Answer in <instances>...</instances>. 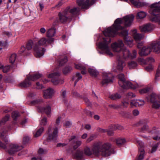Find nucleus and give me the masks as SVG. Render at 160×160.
Returning a JSON list of instances; mask_svg holds the SVG:
<instances>
[{
	"label": "nucleus",
	"instance_id": "obj_25",
	"mask_svg": "<svg viewBox=\"0 0 160 160\" xmlns=\"http://www.w3.org/2000/svg\"><path fill=\"white\" fill-rule=\"evenodd\" d=\"M82 78V77L80 74L79 73H77L72 78V80H75L74 86H75L77 83V82Z\"/></svg>",
	"mask_w": 160,
	"mask_h": 160
},
{
	"label": "nucleus",
	"instance_id": "obj_58",
	"mask_svg": "<svg viewBox=\"0 0 160 160\" xmlns=\"http://www.w3.org/2000/svg\"><path fill=\"white\" fill-rule=\"evenodd\" d=\"M84 100L88 106H91V104L89 100L87 98H84Z\"/></svg>",
	"mask_w": 160,
	"mask_h": 160
},
{
	"label": "nucleus",
	"instance_id": "obj_7",
	"mask_svg": "<svg viewBox=\"0 0 160 160\" xmlns=\"http://www.w3.org/2000/svg\"><path fill=\"white\" fill-rule=\"evenodd\" d=\"M119 81L118 84L120 86L123 88L127 89L130 88L133 89H135L138 88L139 86L138 84L134 85L129 81H125L124 75L123 74H121L118 76Z\"/></svg>",
	"mask_w": 160,
	"mask_h": 160
},
{
	"label": "nucleus",
	"instance_id": "obj_59",
	"mask_svg": "<svg viewBox=\"0 0 160 160\" xmlns=\"http://www.w3.org/2000/svg\"><path fill=\"white\" fill-rule=\"evenodd\" d=\"M29 140V138L28 137H25L23 138V142L24 144L27 143Z\"/></svg>",
	"mask_w": 160,
	"mask_h": 160
},
{
	"label": "nucleus",
	"instance_id": "obj_57",
	"mask_svg": "<svg viewBox=\"0 0 160 160\" xmlns=\"http://www.w3.org/2000/svg\"><path fill=\"white\" fill-rule=\"evenodd\" d=\"M72 125V123L71 122L67 121L65 122L64 123V125L67 128L69 127Z\"/></svg>",
	"mask_w": 160,
	"mask_h": 160
},
{
	"label": "nucleus",
	"instance_id": "obj_37",
	"mask_svg": "<svg viewBox=\"0 0 160 160\" xmlns=\"http://www.w3.org/2000/svg\"><path fill=\"white\" fill-rule=\"evenodd\" d=\"M74 143L75 144V145L73 146V148L75 150L82 144V142L81 140H78L75 141Z\"/></svg>",
	"mask_w": 160,
	"mask_h": 160
},
{
	"label": "nucleus",
	"instance_id": "obj_47",
	"mask_svg": "<svg viewBox=\"0 0 160 160\" xmlns=\"http://www.w3.org/2000/svg\"><path fill=\"white\" fill-rule=\"evenodd\" d=\"M113 130L112 127H111V125L110 126V128L109 130H107V132L108 135L109 136H112L114 134Z\"/></svg>",
	"mask_w": 160,
	"mask_h": 160
},
{
	"label": "nucleus",
	"instance_id": "obj_27",
	"mask_svg": "<svg viewBox=\"0 0 160 160\" xmlns=\"http://www.w3.org/2000/svg\"><path fill=\"white\" fill-rule=\"evenodd\" d=\"M80 9L79 7H74L71 9H69V14L70 13L73 15L77 14L80 11Z\"/></svg>",
	"mask_w": 160,
	"mask_h": 160
},
{
	"label": "nucleus",
	"instance_id": "obj_56",
	"mask_svg": "<svg viewBox=\"0 0 160 160\" xmlns=\"http://www.w3.org/2000/svg\"><path fill=\"white\" fill-rule=\"evenodd\" d=\"M158 146V143L156 144L155 145L153 146H152V149L151 152L153 153V152H155L156 151Z\"/></svg>",
	"mask_w": 160,
	"mask_h": 160
},
{
	"label": "nucleus",
	"instance_id": "obj_36",
	"mask_svg": "<svg viewBox=\"0 0 160 160\" xmlns=\"http://www.w3.org/2000/svg\"><path fill=\"white\" fill-rule=\"evenodd\" d=\"M146 15V13L143 11H141L137 13V18L142 19L144 18Z\"/></svg>",
	"mask_w": 160,
	"mask_h": 160
},
{
	"label": "nucleus",
	"instance_id": "obj_63",
	"mask_svg": "<svg viewBox=\"0 0 160 160\" xmlns=\"http://www.w3.org/2000/svg\"><path fill=\"white\" fill-rule=\"evenodd\" d=\"M3 34L6 35L8 37H10L12 35V34L11 32L6 31L3 32Z\"/></svg>",
	"mask_w": 160,
	"mask_h": 160
},
{
	"label": "nucleus",
	"instance_id": "obj_24",
	"mask_svg": "<svg viewBox=\"0 0 160 160\" xmlns=\"http://www.w3.org/2000/svg\"><path fill=\"white\" fill-rule=\"evenodd\" d=\"M56 33V30L53 27H52L49 29L46 32V36L48 38H52L54 36Z\"/></svg>",
	"mask_w": 160,
	"mask_h": 160
},
{
	"label": "nucleus",
	"instance_id": "obj_60",
	"mask_svg": "<svg viewBox=\"0 0 160 160\" xmlns=\"http://www.w3.org/2000/svg\"><path fill=\"white\" fill-rule=\"evenodd\" d=\"M145 69L147 71L150 72L152 70L153 67L151 65H150L146 67L145 68Z\"/></svg>",
	"mask_w": 160,
	"mask_h": 160
},
{
	"label": "nucleus",
	"instance_id": "obj_51",
	"mask_svg": "<svg viewBox=\"0 0 160 160\" xmlns=\"http://www.w3.org/2000/svg\"><path fill=\"white\" fill-rule=\"evenodd\" d=\"M135 95L133 93L131 92H129L126 96V99L128 100L132 98L135 97Z\"/></svg>",
	"mask_w": 160,
	"mask_h": 160
},
{
	"label": "nucleus",
	"instance_id": "obj_64",
	"mask_svg": "<svg viewBox=\"0 0 160 160\" xmlns=\"http://www.w3.org/2000/svg\"><path fill=\"white\" fill-rule=\"evenodd\" d=\"M37 85L36 88L38 89H40L42 88V85L40 84L39 82H37L36 83Z\"/></svg>",
	"mask_w": 160,
	"mask_h": 160
},
{
	"label": "nucleus",
	"instance_id": "obj_32",
	"mask_svg": "<svg viewBox=\"0 0 160 160\" xmlns=\"http://www.w3.org/2000/svg\"><path fill=\"white\" fill-rule=\"evenodd\" d=\"M110 98L113 100H116L120 99L121 98V96L118 93L112 94L109 97Z\"/></svg>",
	"mask_w": 160,
	"mask_h": 160
},
{
	"label": "nucleus",
	"instance_id": "obj_15",
	"mask_svg": "<svg viewBox=\"0 0 160 160\" xmlns=\"http://www.w3.org/2000/svg\"><path fill=\"white\" fill-rule=\"evenodd\" d=\"M113 76L111 73H105L103 75V79L101 84L102 85H107L112 82Z\"/></svg>",
	"mask_w": 160,
	"mask_h": 160
},
{
	"label": "nucleus",
	"instance_id": "obj_34",
	"mask_svg": "<svg viewBox=\"0 0 160 160\" xmlns=\"http://www.w3.org/2000/svg\"><path fill=\"white\" fill-rule=\"evenodd\" d=\"M10 66H4L3 65H2L0 66V69L2 70L4 73H7L10 70Z\"/></svg>",
	"mask_w": 160,
	"mask_h": 160
},
{
	"label": "nucleus",
	"instance_id": "obj_26",
	"mask_svg": "<svg viewBox=\"0 0 160 160\" xmlns=\"http://www.w3.org/2000/svg\"><path fill=\"white\" fill-rule=\"evenodd\" d=\"M133 37L134 39L137 43L140 40L142 39L143 37L142 35L138 33H134L133 35Z\"/></svg>",
	"mask_w": 160,
	"mask_h": 160
},
{
	"label": "nucleus",
	"instance_id": "obj_62",
	"mask_svg": "<svg viewBox=\"0 0 160 160\" xmlns=\"http://www.w3.org/2000/svg\"><path fill=\"white\" fill-rule=\"evenodd\" d=\"M139 111L136 109L134 110L133 111V114L135 116L138 115L139 114Z\"/></svg>",
	"mask_w": 160,
	"mask_h": 160
},
{
	"label": "nucleus",
	"instance_id": "obj_28",
	"mask_svg": "<svg viewBox=\"0 0 160 160\" xmlns=\"http://www.w3.org/2000/svg\"><path fill=\"white\" fill-rule=\"evenodd\" d=\"M138 61L139 62H141V64H145L147 61L149 62L150 63L154 62V60L153 58H149L145 61L144 59L142 58H139L138 59Z\"/></svg>",
	"mask_w": 160,
	"mask_h": 160
},
{
	"label": "nucleus",
	"instance_id": "obj_1",
	"mask_svg": "<svg viewBox=\"0 0 160 160\" xmlns=\"http://www.w3.org/2000/svg\"><path fill=\"white\" fill-rule=\"evenodd\" d=\"M134 17L132 15L126 16L122 18H118L114 21L113 24L103 31V33L106 37L103 38V41L100 42L98 44L99 48L104 51L106 54L110 56H112V54L108 46L110 42V37H114L118 30H122L120 33L119 35L123 37L124 42L129 47H132L133 45L132 39L128 36V31L125 30L124 27L121 25L123 24L125 27L130 26L133 20Z\"/></svg>",
	"mask_w": 160,
	"mask_h": 160
},
{
	"label": "nucleus",
	"instance_id": "obj_16",
	"mask_svg": "<svg viewBox=\"0 0 160 160\" xmlns=\"http://www.w3.org/2000/svg\"><path fill=\"white\" fill-rule=\"evenodd\" d=\"M72 156L73 158L77 160H84V154L82 150L79 149L77 150Z\"/></svg>",
	"mask_w": 160,
	"mask_h": 160
},
{
	"label": "nucleus",
	"instance_id": "obj_23",
	"mask_svg": "<svg viewBox=\"0 0 160 160\" xmlns=\"http://www.w3.org/2000/svg\"><path fill=\"white\" fill-rule=\"evenodd\" d=\"M31 104L36 105L38 110V107L42 108L40 106L43 104V102L42 99H38L34 100L31 102Z\"/></svg>",
	"mask_w": 160,
	"mask_h": 160
},
{
	"label": "nucleus",
	"instance_id": "obj_53",
	"mask_svg": "<svg viewBox=\"0 0 160 160\" xmlns=\"http://www.w3.org/2000/svg\"><path fill=\"white\" fill-rule=\"evenodd\" d=\"M109 106L110 108L114 109H117L120 108V105L115 104L109 105Z\"/></svg>",
	"mask_w": 160,
	"mask_h": 160
},
{
	"label": "nucleus",
	"instance_id": "obj_50",
	"mask_svg": "<svg viewBox=\"0 0 160 160\" xmlns=\"http://www.w3.org/2000/svg\"><path fill=\"white\" fill-rule=\"evenodd\" d=\"M75 68L76 69L80 70H85V67L81 65L80 64H75Z\"/></svg>",
	"mask_w": 160,
	"mask_h": 160
},
{
	"label": "nucleus",
	"instance_id": "obj_22",
	"mask_svg": "<svg viewBox=\"0 0 160 160\" xmlns=\"http://www.w3.org/2000/svg\"><path fill=\"white\" fill-rule=\"evenodd\" d=\"M38 111L42 112H44L48 115H49L51 113V109L50 107L48 105L44 108H42L38 107Z\"/></svg>",
	"mask_w": 160,
	"mask_h": 160
},
{
	"label": "nucleus",
	"instance_id": "obj_33",
	"mask_svg": "<svg viewBox=\"0 0 160 160\" xmlns=\"http://www.w3.org/2000/svg\"><path fill=\"white\" fill-rule=\"evenodd\" d=\"M7 131L6 130L3 131L0 133V137L2 139H4V141L5 142L6 144H7L8 142V140L5 139L6 137Z\"/></svg>",
	"mask_w": 160,
	"mask_h": 160
},
{
	"label": "nucleus",
	"instance_id": "obj_43",
	"mask_svg": "<svg viewBox=\"0 0 160 160\" xmlns=\"http://www.w3.org/2000/svg\"><path fill=\"white\" fill-rule=\"evenodd\" d=\"M127 99L125 98L122 102V105L123 108H126L128 106L129 102L127 101Z\"/></svg>",
	"mask_w": 160,
	"mask_h": 160
},
{
	"label": "nucleus",
	"instance_id": "obj_4",
	"mask_svg": "<svg viewBox=\"0 0 160 160\" xmlns=\"http://www.w3.org/2000/svg\"><path fill=\"white\" fill-rule=\"evenodd\" d=\"M152 50L157 53L160 52V39L149 46H144L139 52V54L141 56H147Z\"/></svg>",
	"mask_w": 160,
	"mask_h": 160
},
{
	"label": "nucleus",
	"instance_id": "obj_30",
	"mask_svg": "<svg viewBox=\"0 0 160 160\" xmlns=\"http://www.w3.org/2000/svg\"><path fill=\"white\" fill-rule=\"evenodd\" d=\"M131 3L137 7H140L143 6V4L135 0H129Z\"/></svg>",
	"mask_w": 160,
	"mask_h": 160
},
{
	"label": "nucleus",
	"instance_id": "obj_49",
	"mask_svg": "<svg viewBox=\"0 0 160 160\" xmlns=\"http://www.w3.org/2000/svg\"><path fill=\"white\" fill-rule=\"evenodd\" d=\"M160 76V64L159 65L156 73L155 75V79L156 81L158 80V78Z\"/></svg>",
	"mask_w": 160,
	"mask_h": 160
},
{
	"label": "nucleus",
	"instance_id": "obj_12",
	"mask_svg": "<svg viewBox=\"0 0 160 160\" xmlns=\"http://www.w3.org/2000/svg\"><path fill=\"white\" fill-rule=\"evenodd\" d=\"M60 74L58 72H56L50 74L48 76V78H52L51 81L54 85L59 84H62L63 81L59 77Z\"/></svg>",
	"mask_w": 160,
	"mask_h": 160
},
{
	"label": "nucleus",
	"instance_id": "obj_18",
	"mask_svg": "<svg viewBox=\"0 0 160 160\" xmlns=\"http://www.w3.org/2000/svg\"><path fill=\"white\" fill-rule=\"evenodd\" d=\"M137 143L139 147L138 160H142L143 159L144 154V151L143 149V143L142 142L139 140L137 141Z\"/></svg>",
	"mask_w": 160,
	"mask_h": 160
},
{
	"label": "nucleus",
	"instance_id": "obj_5",
	"mask_svg": "<svg viewBox=\"0 0 160 160\" xmlns=\"http://www.w3.org/2000/svg\"><path fill=\"white\" fill-rule=\"evenodd\" d=\"M26 47L28 50H30L33 48L35 51V56L37 58H40L42 56L45 51L44 48L39 47L37 43H34L31 40L28 42Z\"/></svg>",
	"mask_w": 160,
	"mask_h": 160
},
{
	"label": "nucleus",
	"instance_id": "obj_35",
	"mask_svg": "<svg viewBox=\"0 0 160 160\" xmlns=\"http://www.w3.org/2000/svg\"><path fill=\"white\" fill-rule=\"evenodd\" d=\"M17 57V55L15 53L12 54L10 56L9 58L10 62L12 64L13 63L16 59Z\"/></svg>",
	"mask_w": 160,
	"mask_h": 160
},
{
	"label": "nucleus",
	"instance_id": "obj_39",
	"mask_svg": "<svg viewBox=\"0 0 160 160\" xmlns=\"http://www.w3.org/2000/svg\"><path fill=\"white\" fill-rule=\"evenodd\" d=\"M44 130V128L43 127H42L39 129H38L35 134H34V136L35 137H37L41 135L42 133L43 132Z\"/></svg>",
	"mask_w": 160,
	"mask_h": 160
},
{
	"label": "nucleus",
	"instance_id": "obj_19",
	"mask_svg": "<svg viewBox=\"0 0 160 160\" xmlns=\"http://www.w3.org/2000/svg\"><path fill=\"white\" fill-rule=\"evenodd\" d=\"M54 92V89L52 88H48L46 90H43V97L46 99L50 98L53 96Z\"/></svg>",
	"mask_w": 160,
	"mask_h": 160
},
{
	"label": "nucleus",
	"instance_id": "obj_6",
	"mask_svg": "<svg viewBox=\"0 0 160 160\" xmlns=\"http://www.w3.org/2000/svg\"><path fill=\"white\" fill-rule=\"evenodd\" d=\"M150 7L151 13L154 16L151 18V20L160 24V2L152 4Z\"/></svg>",
	"mask_w": 160,
	"mask_h": 160
},
{
	"label": "nucleus",
	"instance_id": "obj_29",
	"mask_svg": "<svg viewBox=\"0 0 160 160\" xmlns=\"http://www.w3.org/2000/svg\"><path fill=\"white\" fill-rule=\"evenodd\" d=\"M88 71L90 75L93 77H96L99 74L97 70L91 68L88 69Z\"/></svg>",
	"mask_w": 160,
	"mask_h": 160
},
{
	"label": "nucleus",
	"instance_id": "obj_3",
	"mask_svg": "<svg viewBox=\"0 0 160 160\" xmlns=\"http://www.w3.org/2000/svg\"><path fill=\"white\" fill-rule=\"evenodd\" d=\"M109 143L101 145L99 142L95 143L92 147L91 151L89 147H87L84 149V155L88 156L93 154L97 156L101 155L103 157H108L114 153Z\"/></svg>",
	"mask_w": 160,
	"mask_h": 160
},
{
	"label": "nucleus",
	"instance_id": "obj_38",
	"mask_svg": "<svg viewBox=\"0 0 160 160\" xmlns=\"http://www.w3.org/2000/svg\"><path fill=\"white\" fill-rule=\"evenodd\" d=\"M137 66V63L134 61H131L128 62V66L130 69H132L135 68Z\"/></svg>",
	"mask_w": 160,
	"mask_h": 160
},
{
	"label": "nucleus",
	"instance_id": "obj_10",
	"mask_svg": "<svg viewBox=\"0 0 160 160\" xmlns=\"http://www.w3.org/2000/svg\"><path fill=\"white\" fill-rule=\"evenodd\" d=\"M42 76V75L39 73H36L33 75L28 76L24 81L20 83L19 85L22 88H27L31 85L30 80L34 81L39 78Z\"/></svg>",
	"mask_w": 160,
	"mask_h": 160
},
{
	"label": "nucleus",
	"instance_id": "obj_9",
	"mask_svg": "<svg viewBox=\"0 0 160 160\" xmlns=\"http://www.w3.org/2000/svg\"><path fill=\"white\" fill-rule=\"evenodd\" d=\"M147 99L148 102L152 104L153 108L157 109L160 107V95L152 92Z\"/></svg>",
	"mask_w": 160,
	"mask_h": 160
},
{
	"label": "nucleus",
	"instance_id": "obj_54",
	"mask_svg": "<svg viewBox=\"0 0 160 160\" xmlns=\"http://www.w3.org/2000/svg\"><path fill=\"white\" fill-rule=\"evenodd\" d=\"M10 117V115H6L2 119L1 121L3 122V123H5L6 122L8 121Z\"/></svg>",
	"mask_w": 160,
	"mask_h": 160
},
{
	"label": "nucleus",
	"instance_id": "obj_41",
	"mask_svg": "<svg viewBox=\"0 0 160 160\" xmlns=\"http://www.w3.org/2000/svg\"><path fill=\"white\" fill-rule=\"evenodd\" d=\"M20 114L18 111H14L12 113V117L14 120H16L19 117Z\"/></svg>",
	"mask_w": 160,
	"mask_h": 160
},
{
	"label": "nucleus",
	"instance_id": "obj_48",
	"mask_svg": "<svg viewBox=\"0 0 160 160\" xmlns=\"http://www.w3.org/2000/svg\"><path fill=\"white\" fill-rule=\"evenodd\" d=\"M95 138V135H92L87 139L86 142V143H88L94 140Z\"/></svg>",
	"mask_w": 160,
	"mask_h": 160
},
{
	"label": "nucleus",
	"instance_id": "obj_46",
	"mask_svg": "<svg viewBox=\"0 0 160 160\" xmlns=\"http://www.w3.org/2000/svg\"><path fill=\"white\" fill-rule=\"evenodd\" d=\"M47 152V150L42 148H40L38 151V153L39 155L45 154Z\"/></svg>",
	"mask_w": 160,
	"mask_h": 160
},
{
	"label": "nucleus",
	"instance_id": "obj_52",
	"mask_svg": "<svg viewBox=\"0 0 160 160\" xmlns=\"http://www.w3.org/2000/svg\"><path fill=\"white\" fill-rule=\"evenodd\" d=\"M47 122V118L45 117H43L40 122V124L41 125L44 126L46 125Z\"/></svg>",
	"mask_w": 160,
	"mask_h": 160
},
{
	"label": "nucleus",
	"instance_id": "obj_61",
	"mask_svg": "<svg viewBox=\"0 0 160 160\" xmlns=\"http://www.w3.org/2000/svg\"><path fill=\"white\" fill-rule=\"evenodd\" d=\"M148 128V126L146 124H145L142 127L141 130L142 131L147 130Z\"/></svg>",
	"mask_w": 160,
	"mask_h": 160
},
{
	"label": "nucleus",
	"instance_id": "obj_17",
	"mask_svg": "<svg viewBox=\"0 0 160 160\" xmlns=\"http://www.w3.org/2000/svg\"><path fill=\"white\" fill-rule=\"evenodd\" d=\"M154 26L150 23H147L140 27L141 31L142 32L145 33L151 31L154 29Z\"/></svg>",
	"mask_w": 160,
	"mask_h": 160
},
{
	"label": "nucleus",
	"instance_id": "obj_2",
	"mask_svg": "<svg viewBox=\"0 0 160 160\" xmlns=\"http://www.w3.org/2000/svg\"><path fill=\"white\" fill-rule=\"evenodd\" d=\"M124 46V44L122 40H120L117 42H115L111 45V47L113 50L118 52L117 55L118 57V62L116 68L113 70L114 72H119L122 71L123 67L125 64L124 62L122 60V58L125 59L129 58L133 59L135 58L137 55V52L135 50L132 51V54H130L129 51L126 48H121V47Z\"/></svg>",
	"mask_w": 160,
	"mask_h": 160
},
{
	"label": "nucleus",
	"instance_id": "obj_45",
	"mask_svg": "<svg viewBox=\"0 0 160 160\" xmlns=\"http://www.w3.org/2000/svg\"><path fill=\"white\" fill-rule=\"evenodd\" d=\"M72 70V68L71 67H67L64 68L63 70V72L64 74H67Z\"/></svg>",
	"mask_w": 160,
	"mask_h": 160
},
{
	"label": "nucleus",
	"instance_id": "obj_44",
	"mask_svg": "<svg viewBox=\"0 0 160 160\" xmlns=\"http://www.w3.org/2000/svg\"><path fill=\"white\" fill-rule=\"evenodd\" d=\"M67 58L66 57H65L63 58H62L59 61V65L60 66H62L66 63L67 61Z\"/></svg>",
	"mask_w": 160,
	"mask_h": 160
},
{
	"label": "nucleus",
	"instance_id": "obj_42",
	"mask_svg": "<svg viewBox=\"0 0 160 160\" xmlns=\"http://www.w3.org/2000/svg\"><path fill=\"white\" fill-rule=\"evenodd\" d=\"M111 127H112L113 130H116L117 129H118L121 130L123 129V127L120 125H112Z\"/></svg>",
	"mask_w": 160,
	"mask_h": 160
},
{
	"label": "nucleus",
	"instance_id": "obj_20",
	"mask_svg": "<svg viewBox=\"0 0 160 160\" xmlns=\"http://www.w3.org/2000/svg\"><path fill=\"white\" fill-rule=\"evenodd\" d=\"M54 41V39L53 38H48L47 39L44 37H43L38 41V43H37L39 47L40 45H44L48 43H51Z\"/></svg>",
	"mask_w": 160,
	"mask_h": 160
},
{
	"label": "nucleus",
	"instance_id": "obj_14",
	"mask_svg": "<svg viewBox=\"0 0 160 160\" xmlns=\"http://www.w3.org/2000/svg\"><path fill=\"white\" fill-rule=\"evenodd\" d=\"M23 148L22 146H19L17 144L11 143L9 144L7 151L9 154L12 155L21 150Z\"/></svg>",
	"mask_w": 160,
	"mask_h": 160
},
{
	"label": "nucleus",
	"instance_id": "obj_21",
	"mask_svg": "<svg viewBox=\"0 0 160 160\" xmlns=\"http://www.w3.org/2000/svg\"><path fill=\"white\" fill-rule=\"evenodd\" d=\"M144 102L142 100H132L130 102L131 105L132 106H140L143 105L144 104Z\"/></svg>",
	"mask_w": 160,
	"mask_h": 160
},
{
	"label": "nucleus",
	"instance_id": "obj_31",
	"mask_svg": "<svg viewBox=\"0 0 160 160\" xmlns=\"http://www.w3.org/2000/svg\"><path fill=\"white\" fill-rule=\"evenodd\" d=\"M126 142V140L124 138H119L116 139V143L118 145H122Z\"/></svg>",
	"mask_w": 160,
	"mask_h": 160
},
{
	"label": "nucleus",
	"instance_id": "obj_13",
	"mask_svg": "<svg viewBox=\"0 0 160 160\" xmlns=\"http://www.w3.org/2000/svg\"><path fill=\"white\" fill-rule=\"evenodd\" d=\"M94 2V0H77V2L78 5L81 8L87 9Z\"/></svg>",
	"mask_w": 160,
	"mask_h": 160
},
{
	"label": "nucleus",
	"instance_id": "obj_55",
	"mask_svg": "<svg viewBox=\"0 0 160 160\" xmlns=\"http://www.w3.org/2000/svg\"><path fill=\"white\" fill-rule=\"evenodd\" d=\"M72 95L75 97L77 98H80L81 95L78 92L75 91H73L72 92Z\"/></svg>",
	"mask_w": 160,
	"mask_h": 160
},
{
	"label": "nucleus",
	"instance_id": "obj_11",
	"mask_svg": "<svg viewBox=\"0 0 160 160\" xmlns=\"http://www.w3.org/2000/svg\"><path fill=\"white\" fill-rule=\"evenodd\" d=\"M58 128H52L51 126H49L47 132L48 135L47 140L56 141L58 137Z\"/></svg>",
	"mask_w": 160,
	"mask_h": 160
},
{
	"label": "nucleus",
	"instance_id": "obj_8",
	"mask_svg": "<svg viewBox=\"0 0 160 160\" xmlns=\"http://www.w3.org/2000/svg\"><path fill=\"white\" fill-rule=\"evenodd\" d=\"M70 8L69 7H68L62 12H59L58 14L59 19H57L53 24V26L56 25V22H60L61 23H65L68 20H71V17L69 14V11Z\"/></svg>",
	"mask_w": 160,
	"mask_h": 160
},
{
	"label": "nucleus",
	"instance_id": "obj_40",
	"mask_svg": "<svg viewBox=\"0 0 160 160\" xmlns=\"http://www.w3.org/2000/svg\"><path fill=\"white\" fill-rule=\"evenodd\" d=\"M150 90L149 87H147L139 90V92L141 94H143L148 93Z\"/></svg>",
	"mask_w": 160,
	"mask_h": 160
}]
</instances>
